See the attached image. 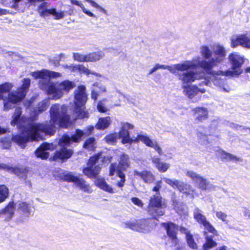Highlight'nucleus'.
Returning a JSON list of instances; mask_svg holds the SVG:
<instances>
[{
    "label": "nucleus",
    "mask_w": 250,
    "mask_h": 250,
    "mask_svg": "<svg viewBox=\"0 0 250 250\" xmlns=\"http://www.w3.org/2000/svg\"><path fill=\"white\" fill-rule=\"evenodd\" d=\"M4 14V10L2 9H0V15Z\"/></svg>",
    "instance_id": "338daca9"
},
{
    "label": "nucleus",
    "mask_w": 250,
    "mask_h": 250,
    "mask_svg": "<svg viewBox=\"0 0 250 250\" xmlns=\"http://www.w3.org/2000/svg\"><path fill=\"white\" fill-rule=\"evenodd\" d=\"M93 129L94 126L89 125L87 126L83 131L79 129H77L75 134L72 135L71 137L67 135H64L62 136L59 140V145L62 147V148L60 150L56 151L54 156L55 158L60 159L70 158L73 153V151L72 149H68L64 146L69 145L71 142H79L83 136L89 135L91 134Z\"/></svg>",
    "instance_id": "0eeeda50"
},
{
    "label": "nucleus",
    "mask_w": 250,
    "mask_h": 250,
    "mask_svg": "<svg viewBox=\"0 0 250 250\" xmlns=\"http://www.w3.org/2000/svg\"><path fill=\"white\" fill-rule=\"evenodd\" d=\"M104 56V53L102 51L91 52L85 55L80 53H73L74 60L79 62H96L102 59Z\"/></svg>",
    "instance_id": "f3484780"
},
{
    "label": "nucleus",
    "mask_w": 250,
    "mask_h": 250,
    "mask_svg": "<svg viewBox=\"0 0 250 250\" xmlns=\"http://www.w3.org/2000/svg\"><path fill=\"white\" fill-rule=\"evenodd\" d=\"M162 179L167 184L174 188H177L180 192L187 195L194 197L196 195L195 189L189 184L186 183L179 180L172 179L164 177Z\"/></svg>",
    "instance_id": "4468645a"
},
{
    "label": "nucleus",
    "mask_w": 250,
    "mask_h": 250,
    "mask_svg": "<svg viewBox=\"0 0 250 250\" xmlns=\"http://www.w3.org/2000/svg\"><path fill=\"white\" fill-rule=\"evenodd\" d=\"M59 61H60V60H57L55 61L54 62V65L55 66H58L59 64Z\"/></svg>",
    "instance_id": "680f3d73"
},
{
    "label": "nucleus",
    "mask_w": 250,
    "mask_h": 250,
    "mask_svg": "<svg viewBox=\"0 0 250 250\" xmlns=\"http://www.w3.org/2000/svg\"><path fill=\"white\" fill-rule=\"evenodd\" d=\"M240 160V158L237 157V156L233 155L231 154L228 153L227 155V157H226V160L227 161H232V162H237Z\"/></svg>",
    "instance_id": "8fccbe9b"
},
{
    "label": "nucleus",
    "mask_w": 250,
    "mask_h": 250,
    "mask_svg": "<svg viewBox=\"0 0 250 250\" xmlns=\"http://www.w3.org/2000/svg\"><path fill=\"white\" fill-rule=\"evenodd\" d=\"M163 226L167 230V234L171 240V244L170 246L173 247L176 246L178 243L176 237L178 227L175 224L171 222L163 223Z\"/></svg>",
    "instance_id": "aec40b11"
},
{
    "label": "nucleus",
    "mask_w": 250,
    "mask_h": 250,
    "mask_svg": "<svg viewBox=\"0 0 250 250\" xmlns=\"http://www.w3.org/2000/svg\"><path fill=\"white\" fill-rule=\"evenodd\" d=\"M6 132V129L0 127V134L5 133Z\"/></svg>",
    "instance_id": "052dcab7"
},
{
    "label": "nucleus",
    "mask_w": 250,
    "mask_h": 250,
    "mask_svg": "<svg viewBox=\"0 0 250 250\" xmlns=\"http://www.w3.org/2000/svg\"><path fill=\"white\" fill-rule=\"evenodd\" d=\"M93 86L97 87L101 93H106L107 92L106 86L101 83L96 82L93 84Z\"/></svg>",
    "instance_id": "09e8293b"
},
{
    "label": "nucleus",
    "mask_w": 250,
    "mask_h": 250,
    "mask_svg": "<svg viewBox=\"0 0 250 250\" xmlns=\"http://www.w3.org/2000/svg\"><path fill=\"white\" fill-rule=\"evenodd\" d=\"M154 72H155V70L153 69V67L150 70L149 72V74H151L152 73H153Z\"/></svg>",
    "instance_id": "69168bd1"
},
{
    "label": "nucleus",
    "mask_w": 250,
    "mask_h": 250,
    "mask_svg": "<svg viewBox=\"0 0 250 250\" xmlns=\"http://www.w3.org/2000/svg\"><path fill=\"white\" fill-rule=\"evenodd\" d=\"M152 162L155 164L158 170L163 172H166L169 167V164L161 162L159 158L153 157Z\"/></svg>",
    "instance_id": "c756f323"
},
{
    "label": "nucleus",
    "mask_w": 250,
    "mask_h": 250,
    "mask_svg": "<svg viewBox=\"0 0 250 250\" xmlns=\"http://www.w3.org/2000/svg\"><path fill=\"white\" fill-rule=\"evenodd\" d=\"M133 128V125L128 123H122L121 130L117 134L119 139H122V144H131L132 142L141 141L146 146L154 148L160 155H163L162 149L158 142L151 140L146 134H139L135 138H130L128 130Z\"/></svg>",
    "instance_id": "423d86ee"
},
{
    "label": "nucleus",
    "mask_w": 250,
    "mask_h": 250,
    "mask_svg": "<svg viewBox=\"0 0 250 250\" xmlns=\"http://www.w3.org/2000/svg\"><path fill=\"white\" fill-rule=\"evenodd\" d=\"M46 12L50 14L55 16L56 19H60L63 17L64 14L62 12H58L55 9L46 10Z\"/></svg>",
    "instance_id": "49530a36"
},
{
    "label": "nucleus",
    "mask_w": 250,
    "mask_h": 250,
    "mask_svg": "<svg viewBox=\"0 0 250 250\" xmlns=\"http://www.w3.org/2000/svg\"><path fill=\"white\" fill-rule=\"evenodd\" d=\"M95 184L101 189L110 193L115 192L112 188L107 184L104 178H98L95 182Z\"/></svg>",
    "instance_id": "cd10ccee"
},
{
    "label": "nucleus",
    "mask_w": 250,
    "mask_h": 250,
    "mask_svg": "<svg viewBox=\"0 0 250 250\" xmlns=\"http://www.w3.org/2000/svg\"><path fill=\"white\" fill-rule=\"evenodd\" d=\"M185 232L186 233V238L187 243L188 246L193 249H196L197 248V245L195 243L194 239L192 238V236L188 232L186 229H184Z\"/></svg>",
    "instance_id": "ea45409f"
},
{
    "label": "nucleus",
    "mask_w": 250,
    "mask_h": 250,
    "mask_svg": "<svg viewBox=\"0 0 250 250\" xmlns=\"http://www.w3.org/2000/svg\"><path fill=\"white\" fill-rule=\"evenodd\" d=\"M75 184L85 192L90 193L92 192V189L90 186L82 178L79 177Z\"/></svg>",
    "instance_id": "7c9ffc66"
},
{
    "label": "nucleus",
    "mask_w": 250,
    "mask_h": 250,
    "mask_svg": "<svg viewBox=\"0 0 250 250\" xmlns=\"http://www.w3.org/2000/svg\"><path fill=\"white\" fill-rule=\"evenodd\" d=\"M119 139L117 133H112L107 136L105 138V141L109 144H114L116 142L117 140Z\"/></svg>",
    "instance_id": "c03bdc74"
},
{
    "label": "nucleus",
    "mask_w": 250,
    "mask_h": 250,
    "mask_svg": "<svg viewBox=\"0 0 250 250\" xmlns=\"http://www.w3.org/2000/svg\"><path fill=\"white\" fill-rule=\"evenodd\" d=\"M66 107L64 105L56 104L50 110V121L49 124L31 125L28 137L33 140L43 139L46 134L52 135L57 126L66 127L68 125L69 117L66 113Z\"/></svg>",
    "instance_id": "f03ea898"
},
{
    "label": "nucleus",
    "mask_w": 250,
    "mask_h": 250,
    "mask_svg": "<svg viewBox=\"0 0 250 250\" xmlns=\"http://www.w3.org/2000/svg\"><path fill=\"white\" fill-rule=\"evenodd\" d=\"M208 135H209V133L203 129V127H199L197 136L201 144L205 145H207L208 144V141L207 138V136Z\"/></svg>",
    "instance_id": "473e14b6"
},
{
    "label": "nucleus",
    "mask_w": 250,
    "mask_h": 250,
    "mask_svg": "<svg viewBox=\"0 0 250 250\" xmlns=\"http://www.w3.org/2000/svg\"><path fill=\"white\" fill-rule=\"evenodd\" d=\"M216 250H227L226 246H222L217 248Z\"/></svg>",
    "instance_id": "bf43d9fd"
},
{
    "label": "nucleus",
    "mask_w": 250,
    "mask_h": 250,
    "mask_svg": "<svg viewBox=\"0 0 250 250\" xmlns=\"http://www.w3.org/2000/svg\"><path fill=\"white\" fill-rule=\"evenodd\" d=\"M217 45L223 49L224 55L223 57L222 60L217 63L216 65L212 66L209 71L204 70L207 74L210 75L209 77L210 80L206 79L205 81V83L209 86H211L213 84L221 91L228 92L230 91V88L226 83V79L225 77H235L240 75L243 72L242 66L244 63L245 59L243 55L237 52L230 53L228 56V60L231 66V70H227L225 71L221 70L213 71V67L217 66L224 61L227 55L225 47L223 45L219 43H216L210 45H202L199 49V53L201 56V58L203 60H206L207 61H209L211 60L210 59L216 57L214 48L215 46Z\"/></svg>",
    "instance_id": "f257e3e1"
},
{
    "label": "nucleus",
    "mask_w": 250,
    "mask_h": 250,
    "mask_svg": "<svg viewBox=\"0 0 250 250\" xmlns=\"http://www.w3.org/2000/svg\"><path fill=\"white\" fill-rule=\"evenodd\" d=\"M31 75L35 79H41L39 83V87L48 94L52 95L55 99H60L76 86L74 82L69 80L56 83L51 81L50 78H56L62 76V74L59 72L42 69L33 72Z\"/></svg>",
    "instance_id": "7ed1b4c3"
},
{
    "label": "nucleus",
    "mask_w": 250,
    "mask_h": 250,
    "mask_svg": "<svg viewBox=\"0 0 250 250\" xmlns=\"http://www.w3.org/2000/svg\"><path fill=\"white\" fill-rule=\"evenodd\" d=\"M84 0L87 1V2L89 3L92 7L97 8L100 12L104 13H105V12H106L105 10L103 7H102V6L99 5L96 2H95L93 0Z\"/></svg>",
    "instance_id": "de8ad7c7"
},
{
    "label": "nucleus",
    "mask_w": 250,
    "mask_h": 250,
    "mask_svg": "<svg viewBox=\"0 0 250 250\" xmlns=\"http://www.w3.org/2000/svg\"><path fill=\"white\" fill-rule=\"evenodd\" d=\"M111 157L102 156L101 153H99L97 155L91 157L88 163L87 167L83 168V172L89 178H94L100 172L101 167L99 164H97L99 162H102L103 164H107L111 161Z\"/></svg>",
    "instance_id": "9b49d317"
},
{
    "label": "nucleus",
    "mask_w": 250,
    "mask_h": 250,
    "mask_svg": "<svg viewBox=\"0 0 250 250\" xmlns=\"http://www.w3.org/2000/svg\"><path fill=\"white\" fill-rule=\"evenodd\" d=\"M195 119L199 121H203L208 118L207 108L203 107H197L193 109Z\"/></svg>",
    "instance_id": "b1692460"
},
{
    "label": "nucleus",
    "mask_w": 250,
    "mask_h": 250,
    "mask_svg": "<svg viewBox=\"0 0 250 250\" xmlns=\"http://www.w3.org/2000/svg\"><path fill=\"white\" fill-rule=\"evenodd\" d=\"M162 181L161 180L157 181L155 184V186L153 188V191L158 192L162 187Z\"/></svg>",
    "instance_id": "4d7b16f0"
},
{
    "label": "nucleus",
    "mask_w": 250,
    "mask_h": 250,
    "mask_svg": "<svg viewBox=\"0 0 250 250\" xmlns=\"http://www.w3.org/2000/svg\"><path fill=\"white\" fill-rule=\"evenodd\" d=\"M214 53L216 57L210 59V61H207L203 60L200 56H196L191 60L184 61L181 63L175 64L171 65H161L156 64L158 69H167L173 74H178L190 69L197 68L200 67L204 70L209 71L212 66L216 65L222 60L224 56V50L219 45H215L214 47Z\"/></svg>",
    "instance_id": "20e7f679"
},
{
    "label": "nucleus",
    "mask_w": 250,
    "mask_h": 250,
    "mask_svg": "<svg viewBox=\"0 0 250 250\" xmlns=\"http://www.w3.org/2000/svg\"><path fill=\"white\" fill-rule=\"evenodd\" d=\"M71 66H75V65H68L67 64H63L62 65V67L65 69H68L71 72H75V70H72V69L71 68Z\"/></svg>",
    "instance_id": "13d9d810"
},
{
    "label": "nucleus",
    "mask_w": 250,
    "mask_h": 250,
    "mask_svg": "<svg viewBox=\"0 0 250 250\" xmlns=\"http://www.w3.org/2000/svg\"><path fill=\"white\" fill-rule=\"evenodd\" d=\"M6 140L4 141L2 139H1L0 141L3 144L2 147L3 148H8L10 146L11 140L10 138H6Z\"/></svg>",
    "instance_id": "3c124183"
},
{
    "label": "nucleus",
    "mask_w": 250,
    "mask_h": 250,
    "mask_svg": "<svg viewBox=\"0 0 250 250\" xmlns=\"http://www.w3.org/2000/svg\"><path fill=\"white\" fill-rule=\"evenodd\" d=\"M71 3L73 4L76 5L79 7H80L83 12L86 14L87 16L90 17L96 18V15L93 14L91 12L88 10L86 8H85L84 5L82 3V2L80 1H78L77 0H71Z\"/></svg>",
    "instance_id": "c9c22d12"
},
{
    "label": "nucleus",
    "mask_w": 250,
    "mask_h": 250,
    "mask_svg": "<svg viewBox=\"0 0 250 250\" xmlns=\"http://www.w3.org/2000/svg\"><path fill=\"white\" fill-rule=\"evenodd\" d=\"M49 100L45 99L40 102L37 106L35 109H34L33 111H32L30 114V118L32 120L35 119L37 116L40 113L44 111L46 109L47 107L49 106Z\"/></svg>",
    "instance_id": "5701e85b"
},
{
    "label": "nucleus",
    "mask_w": 250,
    "mask_h": 250,
    "mask_svg": "<svg viewBox=\"0 0 250 250\" xmlns=\"http://www.w3.org/2000/svg\"><path fill=\"white\" fill-rule=\"evenodd\" d=\"M231 47L235 48L239 45L250 48V36L247 34L235 35L230 38Z\"/></svg>",
    "instance_id": "6ab92c4d"
},
{
    "label": "nucleus",
    "mask_w": 250,
    "mask_h": 250,
    "mask_svg": "<svg viewBox=\"0 0 250 250\" xmlns=\"http://www.w3.org/2000/svg\"><path fill=\"white\" fill-rule=\"evenodd\" d=\"M217 246V243L213 240L212 237L207 235L206 237V242L203 246L204 250H208Z\"/></svg>",
    "instance_id": "e433bc0d"
},
{
    "label": "nucleus",
    "mask_w": 250,
    "mask_h": 250,
    "mask_svg": "<svg viewBox=\"0 0 250 250\" xmlns=\"http://www.w3.org/2000/svg\"><path fill=\"white\" fill-rule=\"evenodd\" d=\"M15 205L13 202L10 203L0 213L1 215L6 220H9L13 216Z\"/></svg>",
    "instance_id": "bb28decb"
},
{
    "label": "nucleus",
    "mask_w": 250,
    "mask_h": 250,
    "mask_svg": "<svg viewBox=\"0 0 250 250\" xmlns=\"http://www.w3.org/2000/svg\"><path fill=\"white\" fill-rule=\"evenodd\" d=\"M107 101V99L104 98L99 101L97 104V109L101 112H105L107 110V108L105 104V103Z\"/></svg>",
    "instance_id": "37998d69"
},
{
    "label": "nucleus",
    "mask_w": 250,
    "mask_h": 250,
    "mask_svg": "<svg viewBox=\"0 0 250 250\" xmlns=\"http://www.w3.org/2000/svg\"><path fill=\"white\" fill-rule=\"evenodd\" d=\"M22 85L17 91L8 92L6 95V101L8 102L11 108L16 103L24 98L30 85L31 81L29 78H24L22 81Z\"/></svg>",
    "instance_id": "f8f14e48"
},
{
    "label": "nucleus",
    "mask_w": 250,
    "mask_h": 250,
    "mask_svg": "<svg viewBox=\"0 0 250 250\" xmlns=\"http://www.w3.org/2000/svg\"><path fill=\"white\" fill-rule=\"evenodd\" d=\"M215 215L217 218L219 220H221L226 224L228 223L229 221L228 220V215L227 214L221 211H215Z\"/></svg>",
    "instance_id": "a18cd8bd"
},
{
    "label": "nucleus",
    "mask_w": 250,
    "mask_h": 250,
    "mask_svg": "<svg viewBox=\"0 0 250 250\" xmlns=\"http://www.w3.org/2000/svg\"><path fill=\"white\" fill-rule=\"evenodd\" d=\"M245 71L247 73H250V66L246 68Z\"/></svg>",
    "instance_id": "e2e57ef3"
},
{
    "label": "nucleus",
    "mask_w": 250,
    "mask_h": 250,
    "mask_svg": "<svg viewBox=\"0 0 250 250\" xmlns=\"http://www.w3.org/2000/svg\"><path fill=\"white\" fill-rule=\"evenodd\" d=\"M227 154V152L222 150H219L217 153V155L223 160H226V157Z\"/></svg>",
    "instance_id": "6e6d98bb"
},
{
    "label": "nucleus",
    "mask_w": 250,
    "mask_h": 250,
    "mask_svg": "<svg viewBox=\"0 0 250 250\" xmlns=\"http://www.w3.org/2000/svg\"><path fill=\"white\" fill-rule=\"evenodd\" d=\"M130 166V162L128 155L122 154L119 160V165L117 166L116 164L112 163L109 167V175L113 176L117 174V176L120 179L116 184L118 187L122 188L125 181V175L123 171L125 170Z\"/></svg>",
    "instance_id": "9d476101"
},
{
    "label": "nucleus",
    "mask_w": 250,
    "mask_h": 250,
    "mask_svg": "<svg viewBox=\"0 0 250 250\" xmlns=\"http://www.w3.org/2000/svg\"><path fill=\"white\" fill-rule=\"evenodd\" d=\"M186 175L202 190H212L215 188V186L209 181L192 170H187Z\"/></svg>",
    "instance_id": "2eb2a0df"
},
{
    "label": "nucleus",
    "mask_w": 250,
    "mask_h": 250,
    "mask_svg": "<svg viewBox=\"0 0 250 250\" xmlns=\"http://www.w3.org/2000/svg\"><path fill=\"white\" fill-rule=\"evenodd\" d=\"M99 96V92H98L96 90L93 88L91 90V98L92 99L94 100V101H96L98 97Z\"/></svg>",
    "instance_id": "5fc2aeb1"
},
{
    "label": "nucleus",
    "mask_w": 250,
    "mask_h": 250,
    "mask_svg": "<svg viewBox=\"0 0 250 250\" xmlns=\"http://www.w3.org/2000/svg\"><path fill=\"white\" fill-rule=\"evenodd\" d=\"M71 68L72 70H75V72L78 71L80 73H83L86 75L92 74L97 77H102V75L100 73L92 71L83 64L75 65V66H71Z\"/></svg>",
    "instance_id": "393cba45"
},
{
    "label": "nucleus",
    "mask_w": 250,
    "mask_h": 250,
    "mask_svg": "<svg viewBox=\"0 0 250 250\" xmlns=\"http://www.w3.org/2000/svg\"><path fill=\"white\" fill-rule=\"evenodd\" d=\"M167 203L159 193H156L150 198L149 200L148 211L152 216H162L165 214V208Z\"/></svg>",
    "instance_id": "ddd939ff"
},
{
    "label": "nucleus",
    "mask_w": 250,
    "mask_h": 250,
    "mask_svg": "<svg viewBox=\"0 0 250 250\" xmlns=\"http://www.w3.org/2000/svg\"><path fill=\"white\" fill-rule=\"evenodd\" d=\"M55 147V146L52 143H43L36 151V155L42 159H46L49 157L47 150H53Z\"/></svg>",
    "instance_id": "4be33fe9"
},
{
    "label": "nucleus",
    "mask_w": 250,
    "mask_h": 250,
    "mask_svg": "<svg viewBox=\"0 0 250 250\" xmlns=\"http://www.w3.org/2000/svg\"><path fill=\"white\" fill-rule=\"evenodd\" d=\"M13 87V84L10 83H5L0 84V100H3L4 101V108L6 110L11 108L9 106L8 102L6 101V95L9 92Z\"/></svg>",
    "instance_id": "412c9836"
},
{
    "label": "nucleus",
    "mask_w": 250,
    "mask_h": 250,
    "mask_svg": "<svg viewBox=\"0 0 250 250\" xmlns=\"http://www.w3.org/2000/svg\"><path fill=\"white\" fill-rule=\"evenodd\" d=\"M78 178L74 175L72 172H66L63 175V180L68 182H72L75 184Z\"/></svg>",
    "instance_id": "a19ab883"
},
{
    "label": "nucleus",
    "mask_w": 250,
    "mask_h": 250,
    "mask_svg": "<svg viewBox=\"0 0 250 250\" xmlns=\"http://www.w3.org/2000/svg\"><path fill=\"white\" fill-rule=\"evenodd\" d=\"M21 114V108H17L15 111L13 115V120L11 121V125H17L20 130L21 132V134L17 135L12 137V141L17 143L21 148H24L25 146V144L29 140L32 141H38L42 139L39 140H33L31 137H28L29 134L28 132L30 131V125L36 123H30L27 126H25L26 124H24L23 126L21 125L22 119H20V116Z\"/></svg>",
    "instance_id": "6e6552de"
},
{
    "label": "nucleus",
    "mask_w": 250,
    "mask_h": 250,
    "mask_svg": "<svg viewBox=\"0 0 250 250\" xmlns=\"http://www.w3.org/2000/svg\"><path fill=\"white\" fill-rule=\"evenodd\" d=\"M229 125L230 126V127L232 128H235V129H236L237 130H248L249 131H250V128H245L243 126H242L241 125H236L233 123H230L229 124Z\"/></svg>",
    "instance_id": "603ef678"
},
{
    "label": "nucleus",
    "mask_w": 250,
    "mask_h": 250,
    "mask_svg": "<svg viewBox=\"0 0 250 250\" xmlns=\"http://www.w3.org/2000/svg\"><path fill=\"white\" fill-rule=\"evenodd\" d=\"M83 147L88 150H93L96 147V141L94 138H89L85 141Z\"/></svg>",
    "instance_id": "4c0bfd02"
},
{
    "label": "nucleus",
    "mask_w": 250,
    "mask_h": 250,
    "mask_svg": "<svg viewBox=\"0 0 250 250\" xmlns=\"http://www.w3.org/2000/svg\"><path fill=\"white\" fill-rule=\"evenodd\" d=\"M184 71L183 72H181L178 74V77L180 80L181 81L182 83V88L183 89V93L188 98L192 99L197 96L199 93L203 94L205 93L206 89L203 88H199L196 85L188 84L189 83H192L196 80H199L204 79V81H203L200 85L205 84V81L206 79H209L210 76H209L205 77V73L203 70L201 71Z\"/></svg>",
    "instance_id": "39448f33"
},
{
    "label": "nucleus",
    "mask_w": 250,
    "mask_h": 250,
    "mask_svg": "<svg viewBox=\"0 0 250 250\" xmlns=\"http://www.w3.org/2000/svg\"><path fill=\"white\" fill-rule=\"evenodd\" d=\"M111 123L110 117L101 118L96 125V128L98 129H104L107 128Z\"/></svg>",
    "instance_id": "2f4dec72"
},
{
    "label": "nucleus",
    "mask_w": 250,
    "mask_h": 250,
    "mask_svg": "<svg viewBox=\"0 0 250 250\" xmlns=\"http://www.w3.org/2000/svg\"><path fill=\"white\" fill-rule=\"evenodd\" d=\"M134 175L140 177L146 183H151L155 180L154 175L150 172L144 170L142 172L134 171Z\"/></svg>",
    "instance_id": "a878e982"
},
{
    "label": "nucleus",
    "mask_w": 250,
    "mask_h": 250,
    "mask_svg": "<svg viewBox=\"0 0 250 250\" xmlns=\"http://www.w3.org/2000/svg\"><path fill=\"white\" fill-rule=\"evenodd\" d=\"M0 2L6 7L14 9H17L24 0H0ZM28 2L32 3L31 0H27Z\"/></svg>",
    "instance_id": "c85d7f7f"
},
{
    "label": "nucleus",
    "mask_w": 250,
    "mask_h": 250,
    "mask_svg": "<svg viewBox=\"0 0 250 250\" xmlns=\"http://www.w3.org/2000/svg\"><path fill=\"white\" fill-rule=\"evenodd\" d=\"M151 220L141 219L127 221L125 223V227L140 232L146 233L150 231L151 227L149 225Z\"/></svg>",
    "instance_id": "dca6fc26"
},
{
    "label": "nucleus",
    "mask_w": 250,
    "mask_h": 250,
    "mask_svg": "<svg viewBox=\"0 0 250 250\" xmlns=\"http://www.w3.org/2000/svg\"><path fill=\"white\" fill-rule=\"evenodd\" d=\"M132 202L135 205L139 207H142L143 206V203L142 201L137 197H133L131 199Z\"/></svg>",
    "instance_id": "864d4df0"
},
{
    "label": "nucleus",
    "mask_w": 250,
    "mask_h": 250,
    "mask_svg": "<svg viewBox=\"0 0 250 250\" xmlns=\"http://www.w3.org/2000/svg\"><path fill=\"white\" fill-rule=\"evenodd\" d=\"M125 98V96L122 94H120L119 98L120 99H123Z\"/></svg>",
    "instance_id": "0e129e2a"
},
{
    "label": "nucleus",
    "mask_w": 250,
    "mask_h": 250,
    "mask_svg": "<svg viewBox=\"0 0 250 250\" xmlns=\"http://www.w3.org/2000/svg\"><path fill=\"white\" fill-rule=\"evenodd\" d=\"M193 216L194 218L197 222L202 225L206 230L214 234H216L217 231L206 219V217L203 214L201 210L199 209L198 208H195L193 211Z\"/></svg>",
    "instance_id": "a211bd4d"
},
{
    "label": "nucleus",
    "mask_w": 250,
    "mask_h": 250,
    "mask_svg": "<svg viewBox=\"0 0 250 250\" xmlns=\"http://www.w3.org/2000/svg\"><path fill=\"white\" fill-rule=\"evenodd\" d=\"M153 69L155 70V71L158 69L156 64L153 67Z\"/></svg>",
    "instance_id": "774afa93"
},
{
    "label": "nucleus",
    "mask_w": 250,
    "mask_h": 250,
    "mask_svg": "<svg viewBox=\"0 0 250 250\" xmlns=\"http://www.w3.org/2000/svg\"><path fill=\"white\" fill-rule=\"evenodd\" d=\"M18 209L22 212L26 216L28 217L31 213L30 207L26 203L20 202L18 205Z\"/></svg>",
    "instance_id": "72a5a7b5"
},
{
    "label": "nucleus",
    "mask_w": 250,
    "mask_h": 250,
    "mask_svg": "<svg viewBox=\"0 0 250 250\" xmlns=\"http://www.w3.org/2000/svg\"><path fill=\"white\" fill-rule=\"evenodd\" d=\"M173 205L176 211L180 215L187 213V207L183 203L173 200Z\"/></svg>",
    "instance_id": "f704fd0d"
},
{
    "label": "nucleus",
    "mask_w": 250,
    "mask_h": 250,
    "mask_svg": "<svg viewBox=\"0 0 250 250\" xmlns=\"http://www.w3.org/2000/svg\"><path fill=\"white\" fill-rule=\"evenodd\" d=\"M0 169H2L4 170H6L9 172H13L15 173V174L17 175L18 176H20L19 175V172H20V169L18 168H14L10 167L8 166L1 164H0Z\"/></svg>",
    "instance_id": "79ce46f5"
},
{
    "label": "nucleus",
    "mask_w": 250,
    "mask_h": 250,
    "mask_svg": "<svg viewBox=\"0 0 250 250\" xmlns=\"http://www.w3.org/2000/svg\"><path fill=\"white\" fill-rule=\"evenodd\" d=\"M87 100L86 87L83 85L79 86L74 91L75 112L78 118H88V113L85 110L84 105Z\"/></svg>",
    "instance_id": "1a4fd4ad"
},
{
    "label": "nucleus",
    "mask_w": 250,
    "mask_h": 250,
    "mask_svg": "<svg viewBox=\"0 0 250 250\" xmlns=\"http://www.w3.org/2000/svg\"><path fill=\"white\" fill-rule=\"evenodd\" d=\"M9 190L4 185L0 186V203L3 202L8 196Z\"/></svg>",
    "instance_id": "58836bf2"
}]
</instances>
